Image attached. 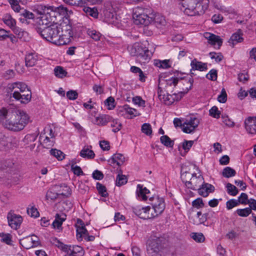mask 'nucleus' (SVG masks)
Wrapping results in <instances>:
<instances>
[{
	"label": "nucleus",
	"instance_id": "45",
	"mask_svg": "<svg viewBox=\"0 0 256 256\" xmlns=\"http://www.w3.org/2000/svg\"><path fill=\"white\" fill-rule=\"evenodd\" d=\"M54 74L56 77L62 78L66 76L67 72L60 66H56L54 69Z\"/></svg>",
	"mask_w": 256,
	"mask_h": 256
},
{
	"label": "nucleus",
	"instance_id": "59",
	"mask_svg": "<svg viewBox=\"0 0 256 256\" xmlns=\"http://www.w3.org/2000/svg\"><path fill=\"white\" fill-rule=\"evenodd\" d=\"M239 205L238 200L231 199L226 202V208L228 210H231L235 206Z\"/></svg>",
	"mask_w": 256,
	"mask_h": 256
},
{
	"label": "nucleus",
	"instance_id": "25",
	"mask_svg": "<svg viewBox=\"0 0 256 256\" xmlns=\"http://www.w3.org/2000/svg\"><path fill=\"white\" fill-rule=\"evenodd\" d=\"M59 34L66 36H72L73 32L71 26L69 24H62L58 26Z\"/></svg>",
	"mask_w": 256,
	"mask_h": 256
},
{
	"label": "nucleus",
	"instance_id": "12",
	"mask_svg": "<svg viewBox=\"0 0 256 256\" xmlns=\"http://www.w3.org/2000/svg\"><path fill=\"white\" fill-rule=\"evenodd\" d=\"M132 212L140 218L147 220L153 218L152 212L150 211V206L142 207L140 206H136L132 208Z\"/></svg>",
	"mask_w": 256,
	"mask_h": 256
},
{
	"label": "nucleus",
	"instance_id": "32",
	"mask_svg": "<svg viewBox=\"0 0 256 256\" xmlns=\"http://www.w3.org/2000/svg\"><path fill=\"white\" fill-rule=\"evenodd\" d=\"M12 30L18 36V38L22 39L23 40H26L28 37V33L24 31L22 28L15 26Z\"/></svg>",
	"mask_w": 256,
	"mask_h": 256
},
{
	"label": "nucleus",
	"instance_id": "10",
	"mask_svg": "<svg viewBox=\"0 0 256 256\" xmlns=\"http://www.w3.org/2000/svg\"><path fill=\"white\" fill-rule=\"evenodd\" d=\"M194 83L193 78H190L188 75L178 78V87L180 90L178 93H182V97L191 89Z\"/></svg>",
	"mask_w": 256,
	"mask_h": 256
},
{
	"label": "nucleus",
	"instance_id": "2",
	"mask_svg": "<svg viewBox=\"0 0 256 256\" xmlns=\"http://www.w3.org/2000/svg\"><path fill=\"white\" fill-rule=\"evenodd\" d=\"M208 7V0H190L184 12L188 16L200 15Z\"/></svg>",
	"mask_w": 256,
	"mask_h": 256
},
{
	"label": "nucleus",
	"instance_id": "7",
	"mask_svg": "<svg viewBox=\"0 0 256 256\" xmlns=\"http://www.w3.org/2000/svg\"><path fill=\"white\" fill-rule=\"evenodd\" d=\"M46 6H44L42 9L43 14L38 18L36 28H43L44 29L53 25V24H57L55 22L54 16H52L50 12H46L45 10Z\"/></svg>",
	"mask_w": 256,
	"mask_h": 256
},
{
	"label": "nucleus",
	"instance_id": "41",
	"mask_svg": "<svg viewBox=\"0 0 256 256\" xmlns=\"http://www.w3.org/2000/svg\"><path fill=\"white\" fill-rule=\"evenodd\" d=\"M46 197L48 200H55L60 198L57 192L55 191L54 186L47 192Z\"/></svg>",
	"mask_w": 256,
	"mask_h": 256
},
{
	"label": "nucleus",
	"instance_id": "36",
	"mask_svg": "<svg viewBox=\"0 0 256 256\" xmlns=\"http://www.w3.org/2000/svg\"><path fill=\"white\" fill-rule=\"evenodd\" d=\"M4 22L12 30L15 27L16 21L10 14H6L3 18Z\"/></svg>",
	"mask_w": 256,
	"mask_h": 256
},
{
	"label": "nucleus",
	"instance_id": "4",
	"mask_svg": "<svg viewBox=\"0 0 256 256\" xmlns=\"http://www.w3.org/2000/svg\"><path fill=\"white\" fill-rule=\"evenodd\" d=\"M149 50L143 44L136 43L130 48V54L136 57V60L141 64L148 63L152 58V52H149L145 56L142 54Z\"/></svg>",
	"mask_w": 256,
	"mask_h": 256
},
{
	"label": "nucleus",
	"instance_id": "40",
	"mask_svg": "<svg viewBox=\"0 0 256 256\" xmlns=\"http://www.w3.org/2000/svg\"><path fill=\"white\" fill-rule=\"evenodd\" d=\"M87 34L90 38L96 41L99 40L102 36L98 32L90 28L87 30Z\"/></svg>",
	"mask_w": 256,
	"mask_h": 256
},
{
	"label": "nucleus",
	"instance_id": "14",
	"mask_svg": "<svg viewBox=\"0 0 256 256\" xmlns=\"http://www.w3.org/2000/svg\"><path fill=\"white\" fill-rule=\"evenodd\" d=\"M45 12L47 13L50 12L52 16H54L55 20L57 16L65 17L68 15L67 8L62 6H46Z\"/></svg>",
	"mask_w": 256,
	"mask_h": 256
},
{
	"label": "nucleus",
	"instance_id": "57",
	"mask_svg": "<svg viewBox=\"0 0 256 256\" xmlns=\"http://www.w3.org/2000/svg\"><path fill=\"white\" fill-rule=\"evenodd\" d=\"M210 114L213 118H218L220 116V112L218 110V108L216 106H212L210 110Z\"/></svg>",
	"mask_w": 256,
	"mask_h": 256
},
{
	"label": "nucleus",
	"instance_id": "1",
	"mask_svg": "<svg viewBox=\"0 0 256 256\" xmlns=\"http://www.w3.org/2000/svg\"><path fill=\"white\" fill-rule=\"evenodd\" d=\"M30 122V117L28 114L22 110H8L6 108L0 110V122L8 129L19 131L23 130Z\"/></svg>",
	"mask_w": 256,
	"mask_h": 256
},
{
	"label": "nucleus",
	"instance_id": "26",
	"mask_svg": "<svg viewBox=\"0 0 256 256\" xmlns=\"http://www.w3.org/2000/svg\"><path fill=\"white\" fill-rule=\"evenodd\" d=\"M150 190L146 187H143L140 184H138L137 186L136 193L139 198H142L144 200H146L150 196H148L150 194Z\"/></svg>",
	"mask_w": 256,
	"mask_h": 256
},
{
	"label": "nucleus",
	"instance_id": "39",
	"mask_svg": "<svg viewBox=\"0 0 256 256\" xmlns=\"http://www.w3.org/2000/svg\"><path fill=\"white\" fill-rule=\"evenodd\" d=\"M83 10L88 16H91L94 18H96L98 16V10L94 8L84 7Z\"/></svg>",
	"mask_w": 256,
	"mask_h": 256
},
{
	"label": "nucleus",
	"instance_id": "43",
	"mask_svg": "<svg viewBox=\"0 0 256 256\" xmlns=\"http://www.w3.org/2000/svg\"><path fill=\"white\" fill-rule=\"evenodd\" d=\"M161 142L167 147L172 148L174 144V142L168 136H162L160 138Z\"/></svg>",
	"mask_w": 256,
	"mask_h": 256
},
{
	"label": "nucleus",
	"instance_id": "23",
	"mask_svg": "<svg viewBox=\"0 0 256 256\" xmlns=\"http://www.w3.org/2000/svg\"><path fill=\"white\" fill-rule=\"evenodd\" d=\"M124 161L125 158L122 154H116L108 160V162L111 166H114L115 164L120 166L124 164Z\"/></svg>",
	"mask_w": 256,
	"mask_h": 256
},
{
	"label": "nucleus",
	"instance_id": "56",
	"mask_svg": "<svg viewBox=\"0 0 256 256\" xmlns=\"http://www.w3.org/2000/svg\"><path fill=\"white\" fill-rule=\"evenodd\" d=\"M142 131L147 136H150L152 133V129L150 124L145 123L142 126Z\"/></svg>",
	"mask_w": 256,
	"mask_h": 256
},
{
	"label": "nucleus",
	"instance_id": "29",
	"mask_svg": "<svg viewBox=\"0 0 256 256\" xmlns=\"http://www.w3.org/2000/svg\"><path fill=\"white\" fill-rule=\"evenodd\" d=\"M190 66H192L190 71L195 70L204 71L207 69V66L206 64L198 62L195 59L192 61Z\"/></svg>",
	"mask_w": 256,
	"mask_h": 256
},
{
	"label": "nucleus",
	"instance_id": "15",
	"mask_svg": "<svg viewBox=\"0 0 256 256\" xmlns=\"http://www.w3.org/2000/svg\"><path fill=\"white\" fill-rule=\"evenodd\" d=\"M200 123L199 120L196 118H190L188 119L182 125V131L185 133L193 132Z\"/></svg>",
	"mask_w": 256,
	"mask_h": 256
},
{
	"label": "nucleus",
	"instance_id": "52",
	"mask_svg": "<svg viewBox=\"0 0 256 256\" xmlns=\"http://www.w3.org/2000/svg\"><path fill=\"white\" fill-rule=\"evenodd\" d=\"M236 212L239 216L242 217H246L252 212L251 208H249L238 209Z\"/></svg>",
	"mask_w": 256,
	"mask_h": 256
},
{
	"label": "nucleus",
	"instance_id": "24",
	"mask_svg": "<svg viewBox=\"0 0 256 256\" xmlns=\"http://www.w3.org/2000/svg\"><path fill=\"white\" fill-rule=\"evenodd\" d=\"M66 215L64 213H57L55 216V220L52 225L54 228L60 229L64 221L66 220Z\"/></svg>",
	"mask_w": 256,
	"mask_h": 256
},
{
	"label": "nucleus",
	"instance_id": "18",
	"mask_svg": "<svg viewBox=\"0 0 256 256\" xmlns=\"http://www.w3.org/2000/svg\"><path fill=\"white\" fill-rule=\"evenodd\" d=\"M204 37L208 40V42L216 48H220L222 44V40L220 36L214 34L206 32L204 34Z\"/></svg>",
	"mask_w": 256,
	"mask_h": 256
},
{
	"label": "nucleus",
	"instance_id": "42",
	"mask_svg": "<svg viewBox=\"0 0 256 256\" xmlns=\"http://www.w3.org/2000/svg\"><path fill=\"white\" fill-rule=\"evenodd\" d=\"M222 174L224 177L229 178L234 176L236 174V172L230 167L227 166L223 170Z\"/></svg>",
	"mask_w": 256,
	"mask_h": 256
},
{
	"label": "nucleus",
	"instance_id": "50",
	"mask_svg": "<svg viewBox=\"0 0 256 256\" xmlns=\"http://www.w3.org/2000/svg\"><path fill=\"white\" fill-rule=\"evenodd\" d=\"M111 126L113 128L112 131L114 132H118L122 128V124L118 120H114L112 118Z\"/></svg>",
	"mask_w": 256,
	"mask_h": 256
},
{
	"label": "nucleus",
	"instance_id": "31",
	"mask_svg": "<svg viewBox=\"0 0 256 256\" xmlns=\"http://www.w3.org/2000/svg\"><path fill=\"white\" fill-rule=\"evenodd\" d=\"M45 134L46 133L42 135H41L40 138L41 140L42 138H44L42 142V144L44 147L46 148H49L54 145L55 140L54 139L50 138L48 136H44Z\"/></svg>",
	"mask_w": 256,
	"mask_h": 256
},
{
	"label": "nucleus",
	"instance_id": "30",
	"mask_svg": "<svg viewBox=\"0 0 256 256\" xmlns=\"http://www.w3.org/2000/svg\"><path fill=\"white\" fill-rule=\"evenodd\" d=\"M214 214V212H210L202 214L200 212H198L196 216L198 218V222L196 224H204L206 220L210 218V216H212Z\"/></svg>",
	"mask_w": 256,
	"mask_h": 256
},
{
	"label": "nucleus",
	"instance_id": "5",
	"mask_svg": "<svg viewBox=\"0 0 256 256\" xmlns=\"http://www.w3.org/2000/svg\"><path fill=\"white\" fill-rule=\"evenodd\" d=\"M36 30L40 36L46 40L54 44L60 32L58 24H53L45 28H36Z\"/></svg>",
	"mask_w": 256,
	"mask_h": 256
},
{
	"label": "nucleus",
	"instance_id": "20",
	"mask_svg": "<svg viewBox=\"0 0 256 256\" xmlns=\"http://www.w3.org/2000/svg\"><path fill=\"white\" fill-rule=\"evenodd\" d=\"M246 130L250 134H256V117H248L244 121Z\"/></svg>",
	"mask_w": 256,
	"mask_h": 256
},
{
	"label": "nucleus",
	"instance_id": "9",
	"mask_svg": "<svg viewBox=\"0 0 256 256\" xmlns=\"http://www.w3.org/2000/svg\"><path fill=\"white\" fill-rule=\"evenodd\" d=\"M165 240L162 237L153 236L148 242L147 251L150 254L158 252L164 244Z\"/></svg>",
	"mask_w": 256,
	"mask_h": 256
},
{
	"label": "nucleus",
	"instance_id": "33",
	"mask_svg": "<svg viewBox=\"0 0 256 256\" xmlns=\"http://www.w3.org/2000/svg\"><path fill=\"white\" fill-rule=\"evenodd\" d=\"M80 156L88 159H92L94 157V152L87 148H84L80 152Z\"/></svg>",
	"mask_w": 256,
	"mask_h": 256
},
{
	"label": "nucleus",
	"instance_id": "46",
	"mask_svg": "<svg viewBox=\"0 0 256 256\" xmlns=\"http://www.w3.org/2000/svg\"><path fill=\"white\" fill-rule=\"evenodd\" d=\"M72 254H74V256H83L84 254V250L80 246L77 245L72 246Z\"/></svg>",
	"mask_w": 256,
	"mask_h": 256
},
{
	"label": "nucleus",
	"instance_id": "54",
	"mask_svg": "<svg viewBox=\"0 0 256 256\" xmlns=\"http://www.w3.org/2000/svg\"><path fill=\"white\" fill-rule=\"evenodd\" d=\"M19 12L20 13V16L26 19L32 20L34 18V14L26 10L21 9Z\"/></svg>",
	"mask_w": 256,
	"mask_h": 256
},
{
	"label": "nucleus",
	"instance_id": "21",
	"mask_svg": "<svg viewBox=\"0 0 256 256\" xmlns=\"http://www.w3.org/2000/svg\"><path fill=\"white\" fill-rule=\"evenodd\" d=\"M196 190L200 195L206 197L210 192L214 191V187L211 184L205 183L204 182V184H202Z\"/></svg>",
	"mask_w": 256,
	"mask_h": 256
},
{
	"label": "nucleus",
	"instance_id": "51",
	"mask_svg": "<svg viewBox=\"0 0 256 256\" xmlns=\"http://www.w3.org/2000/svg\"><path fill=\"white\" fill-rule=\"evenodd\" d=\"M96 188L98 192V193L101 195L102 196L106 197L108 196V194L106 192V189L105 186L100 184V182H97Z\"/></svg>",
	"mask_w": 256,
	"mask_h": 256
},
{
	"label": "nucleus",
	"instance_id": "55",
	"mask_svg": "<svg viewBox=\"0 0 256 256\" xmlns=\"http://www.w3.org/2000/svg\"><path fill=\"white\" fill-rule=\"evenodd\" d=\"M239 204H247L250 202V199H248V196L246 193H242L238 200Z\"/></svg>",
	"mask_w": 256,
	"mask_h": 256
},
{
	"label": "nucleus",
	"instance_id": "60",
	"mask_svg": "<svg viewBox=\"0 0 256 256\" xmlns=\"http://www.w3.org/2000/svg\"><path fill=\"white\" fill-rule=\"evenodd\" d=\"M12 8L16 12H20L21 8L17 0H8Z\"/></svg>",
	"mask_w": 256,
	"mask_h": 256
},
{
	"label": "nucleus",
	"instance_id": "63",
	"mask_svg": "<svg viewBox=\"0 0 256 256\" xmlns=\"http://www.w3.org/2000/svg\"><path fill=\"white\" fill-rule=\"evenodd\" d=\"M194 144L193 140H184L182 143V148L186 152H188Z\"/></svg>",
	"mask_w": 256,
	"mask_h": 256
},
{
	"label": "nucleus",
	"instance_id": "61",
	"mask_svg": "<svg viewBox=\"0 0 256 256\" xmlns=\"http://www.w3.org/2000/svg\"><path fill=\"white\" fill-rule=\"evenodd\" d=\"M227 100V94L224 88H222L220 94L218 97V100L220 103H224Z\"/></svg>",
	"mask_w": 256,
	"mask_h": 256
},
{
	"label": "nucleus",
	"instance_id": "48",
	"mask_svg": "<svg viewBox=\"0 0 256 256\" xmlns=\"http://www.w3.org/2000/svg\"><path fill=\"white\" fill-rule=\"evenodd\" d=\"M128 182V179L125 175L118 174L116 176V184L120 186L126 184Z\"/></svg>",
	"mask_w": 256,
	"mask_h": 256
},
{
	"label": "nucleus",
	"instance_id": "37",
	"mask_svg": "<svg viewBox=\"0 0 256 256\" xmlns=\"http://www.w3.org/2000/svg\"><path fill=\"white\" fill-rule=\"evenodd\" d=\"M37 138V134H26L23 139V142L25 146H29L30 144L34 142Z\"/></svg>",
	"mask_w": 256,
	"mask_h": 256
},
{
	"label": "nucleus",
	"instance_id": "3",
	"mask_svg": "<svg viewBox=\"0 0 256 256\" xmlns=\"http://www.w3.org/2000/svg\"><path fill=\"white\" fill-rule=\"evenodd\" d=\"M132 19L136 25L148 26L153 20L150 10L139 6L133 9Z\"/></svg>",
	"mask_w": 256,
	"mask_h": 256
},
{
	"label": "nucleus",
	"instance_id": "49",
	"mask_svg": "<svg viewBox=\"0 0 256 256\" xmlns=\"http://www.w3.org/2000/svg\"><path fill=\"white\" fill-rule=\"evenodd\" d=\"M194 174L195 173H191L188 172H184L182 173L180 177L182 182H184L186 187L187 182H189L191 178L194 176Z\"/></svg>",
	"mask_w": 256,
	"mask_h": 256
},
{
	"label": "nucleus",
	"instance_id": "13",
	"mask_svg": "<svg viewBox=\"0 0 256 256\" xmlns=\"http://www.w3.org/2000/svg\"><path fill=\"white\" fill-rule=\"evenodd\" d=\"M7 219L8 226L14 230L19 228L23 220L21 216L14 214L12 210L8 214Z\"/></svg>",
	"mask_w": 256,
	"mask_h": 256
},
{
	"label": "nucleus",
	"instance_id": "38",
	"mask_svg": "<svg viewBox=\"0 0 256 256\" xmlns=\"http://www.w3.org/2000/svg\"><path fill=\"white\" fill-rule=\"evenodd\" d=\"M190 236L196 242H203L205 240V237L202 232H192Z\"/></svg>",
	"mask_w": 256,
	"mask_h": 256
},
{
	"label": "nucleus",
	"instance_id": "27",
	"mask_svg": "<svg viewBox=\"0 0 256 256\" xmlns=\"http://www.w3.org/2000/svg\"><path fill=\"white\" fill-rule=\"evenodd\" d=\"M38 60V56L36 54L32 52L27 54L25 57L26 66L30 67L34 66L36 64Z\"/></svg>",
	"mask_w": 256,
	"mask_h": 256
},
{
	"label": "nucleus",
	"instance_id": "17",
	"mask_svg": "<svg viewBox=\"0 0 256 256\" xmlns=\"http://www.w3.org/2000/svg\"><path fill=\"white\" fill-rule=\"evenodd\" d=\"M13 98L22 104H28L30 102L32 98L31 91L28 88L22 92L18 94V96H16Z\"/></svg>",
	"mask_w": 256,
	"mask_h": 256
},
{
	"label": "nucleus",
	"instance_id": "6",
	"mask_svg": "<svg viewBox=\"0 0 256 256\" xmlns=\"http://www.w3.org/2000/svg\"><path fill=\"white\" fill-rule=\"evenodd\" d=\"M149 204L152 206L150 211L152 212L154 218L158 216L164 212L166 204L163 198L154 196L149 198Z\"/></svg>",
	"mask_w": 256,
	"mask_h": 256
},
{
	"label": "nucleus",
	"instance_id": "22",
	"mask_svg": "<svg viewBox=\"0 0 256 256\" xmlns=\"http://www.w3.org/2000/svg\"><path fill=\"white\" fill-rule=\"evenodd\" d=\"M55 191H56L59 197L66 198L70 195V188L65 184L55 185Z\"/></svg>",
	"mask_w": 256,
	"mask_h": 256
},
{
	"label": "nucleus",
	"instance_id": "44",
	"mask_svg": "<svg viewBox=\"0 0 256 256\" xmlns=\"http://www.w3.org/2000/svg\"><path fill=\"white\" fill-rule=\"evenodd\" d=\"M226 188L227 192L230 196H236L238 192V189L236 187L230 183L226 184Z\"/></svg>",
	"mask_w": 256,
	"mask_h": 256
},
{
	"label": "nucleus",
	"instance_id": "34",
	"mask_svg": "<svg viewBox=\"0 0 256 256\" xmlns=\"http://www.w3.org/2000/svg\"><path fill=\"white\" fill-rule=\"evenodd\" d=\"M72 36H66L59 34L56 40L54 42V44L58 46L64 45L68 44Z\"/></svg>",
	"mask_w": 256,
	"mask_h": 256
},
{
	"label": "nucleus",
	"instance_id": "62",
	"mask_svg": "<svg viewBox=\"0 0 256 256\" xmlns=\"http://www.w3.org/2000/svg\"><path fill=\"white\" fill-rule=\"evenodd\" d=\"M0 236L2 237V242L8 244H10L12 242V236L9 234H0Z\"/></svg>",
	"mask_w": 256,
	"mask_h": 256
},
{
	"label": "nucleus",
	"instance_id": "47",
	"mask_svg": "<svg viewBox=\"0 0 256 256\" xmlns=\"http://www.w3.org/2000/svg\"><path fill=\"white\" fill-rule=\"evenodd\" d=\"M50 152L52 156L56 158L58 160H62L64 158V154L60 150L52 149L50 150Z\"/></svg>",
	"mask_w": 256,
	"mask_h": 256
},
{
	"label": "nucleus",
	"instance_id": "8",
	"mask_svg": "<svg viewBox=\"0 0 256 256\" xmlns=\"http://www.w3.org/2000/svg\"><path fill=\"white\" fill-rule=\"evenodd\" d=\"M158 94L160 100L166 105H170L175 101H178L182 98V93H174L172 94H166L160 88H158Z\"/></svg>",
	"mask_w": 256,
	"mask_h": 256
},
{
	"label": "nucleus",
	"instance_id": "19",
	"mask_svg": "<svg viewBox=\"0 0 256 256\" xmlns=\"http://www.w3.org/2000/svg\"><path fill=\"white\" fill-rule=\"evenodd\" d=\"M20 243L24 248L29 249L38 244V238L36 236L34 235L31 237H27L22 239Z\"/></svg>",
	"mask_w": 256,
	"mask_h": 256
},
{
	"label": "nucleus",
	"instance_id": "35",
	"mask_svg": "<svg viewBox=\"0 0 256 256\" xmlns=\"http://www.w3.org/2000/svg\"><path fill=\"white\" fill-rule=\"evenodd\" d=\"M242 33L240 30H238V32L234 33L230 38V40L232 42L233 45L240 42L243 40L242 37Z\"/></svg>",
	"mask_w": 256,
	"mask_h": 256
},
{
	"label": "nucleus",
	"instance_id": "58",
	"mask_svg": "<svg viewBox=\"0 0 256 256\" xmlns=\"http://www.w3.org/2000/svg\"><path fill=\"white\" fill-rule=\"evenodd\" d=\"M28 214L32 217L37 218L39 216V212L38 210L34 206H31L27 208Z\"/></svg>",
	"mask_w": 256,
	"mask_h": 256
},
{
	"label": "nucleus",
	"instance_id": "11",
	"mask_svg": "<svg viewBox=\"0 0 256 256\" xmlns=\"http://www.w3.org/2000/svg\"><path fill=\"white\" fill-rule=\"evenodd\" d=\"M28 88L26 84L17 82L8 84L6 86V90L8 93L13 92L12 97L14 98L18 96V94L22 92Z\"/></svg>",
	"mask_w": 256,
	"mask_h": 256
},
{
	"label": "nucleus",
	"instance_id": "28",
	"mask_svg": "<svg viewBox=\"0 0 256 256\" xmlns=\"http://www.w3.org/2000/svg\"><path fill=\"white\" fill-rule=\"evenodd\" d=\"M112 120V117L108 115L102 114L95 118L94 124L98 126H104Z\"/></svg>",
	"mask_w": 256,
	"mask_h": 256
},
{
	"label": "nucleus",
	"instance_id": "64",
	"mask_svg": "<svg viewBox=\"0 0 256 256\" xmlns=\"http://www.w3.org/2000/svg\"><path fill=\"white\" fill-rule=\"evenodd\" d=\"M208 79L211 80H216L217 79V71L216 70L212 69L210 71L208 74L206 76Z\"/></svg>",
	"mask_w": 256,
	"mask_h": 256
},
{
	"label": "nucleus",
	"instance_id": "53",
	"mask_svg": "<svg viewBox=\"0 0 256 256\" xmlns=\"http://www.w3.org/2000/svg\"><path fill=\"white\" fill-rule=\"evenodd\" d=\"M179 74H178L177 75H176L175 76L172 77L168 80H166V84L170 86H173L174 87L178 86V78H181V77H179Z\"/></svg>",
	"mask_w": 256,
	"mask_h": 256
},
{
	"label": "nucleus",
	"instance_id": "16",
	"mask_svg": "<svg viewBox=\"0 0 256 256\" xmlns=\"http://www.w3.org/2000/svg\"><path fill=\"white\" fill-rule=\"evenodd\" d=\"M204 180L202 175L200 173L198 174L195 173L189 182H187L186 188L192 190H196L202 184H204Z\"/></svg>",
	"mask_w": 256,
	"mask_h": 256
}]
</instances>
